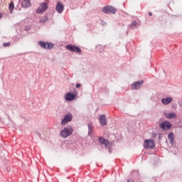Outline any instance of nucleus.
<instances>
[{
  "mask_svg": "<svg viewBox=\"0 0 182 182\" xmlns=\"http://www.w3.org/2000/svg\"><path fill=\"white\" fill-rule=\"evenodd\" d=\"M72 133H73V128H72L70 126H68L60 132V136L61 137L66 139V137H69Z\"/></svg>",
  "mask_w": 182,
  "mask_h": 182,
  "instance_id": "obj_1",
  "label": "nucleus"
},
{
  "mask_svg": "<svg viewBox=\"0 0 182 182\" xmlns=\"http://www.w3.org/2000/svg\"><path fill=\"white\" fill-rule=\"evenodd\" d=\"M116 8L112 6H105L102 8V12H104V14H116Z\"/></svg>",
  "mask_w": 182,
  "mask_h": 182,
  "instance_id": "obj_2",
  "label": "nucleus"
},
{
  "mask_svg": "<svg viewBox=\"0 0 182 182\" xmlns=\"http://www.w3.org/2000/svg\"><path fill=\"white\" fill-rule=\"evenodd\" d=\"M155 146L154 141L152 139H146L144 142V149H154Z\"/></svg>",
  "mask_w": 182,
  "mask_h": 182,
  "instance_id": "obj_3",
  "label": "nucleus"
},
{
  "mask_svg": "<svg viewBox=\"0 0 182 182\" xmlns=\"http://www.w3.org/2000/svg\"><path fill=\"white\" fill-rule=\"evenodd\" d=\"M38 45L41 46V48H43V49H52V48H53V43H52L40 41L38 42Z\"/></svg>",
  "mask_w": 182,
  "mask_h": 182,
  "instance_id": "obj_4",
  "label": "nucleus"
},
{
  "mask_svg": "<svg viewBox=\"0 0 182 182\" xmlns=\"http://www.w3.org/2000/svg\"><path fill=\"white\" fill-rule=\"evenodd\" d=\"M48 9V4L47 3H41L39 7L36 10L37 14H43L45 11Z\"/></svg>",
  "mask_w": 182,
  "mask_h": 182,
  "instance_id": "obj_5",
  "label": "nucleus"
},
{
  "mask_svg": "<svg viewBox=\"0 0 182 182\" xmlns=\"http://www.w3.org/2000/svg\"><path fill=\"white\" fill-rule=\"evenodd\" d=\"M66 49L70 50V52H77V53H80V52H82L80 48L76 46L68 45L66 46Z\"/></svg>",
  "mask_w": 182,
  "mask_h": 182,
  "instance_id": "obj_6",
  "label": "nucleus"
},
{
  "mask_svg": "<svg viewBox=\"0 0 182 182\" xmlns=\"http://www.w3.org/2000/svg\"><path fill=\"white\" fill-rule=\"evenodd\" d=\"M160 127L162 130H170V129H171V123L168 121H164L160 124Z\"/></svg>",
  "mask_w": 182,
  "mask_h": 182,
  "instance_id": "obj_7",
  "label": "nucleus"
},
{
  "mask_svg": "<svg viewBox=\"0 0 182 182\" xmlns=\"http://www.w3.org/2000/svg\"><path fill=\"white\" fill-rule=\"evenodd\" d=\"M143 80L135 82L131 85V89L132 90H137V89H140V87H141V85H143Z\"/></svg>",
  "mask_w": 182,
  "mask_h": 182,
  "instance_id": "obj_8",
  "label": "nucleus"
},
{
  "mask_svg": "<svg viewBox=\"0 0 182 182\" xmlns=\"http://www.w3.org/2000/svg\"><path fill=\"white\" fill-rule=\"evenodd\" d=\"M69 122H72V115L71 114H68L65 116L64 119L61 121L62 126H65L67 123H69Z\"/></svg>",
  "mask_w": 182,
  "mask_h": 182,
  "instance_id": "obj_9",
  "label": "nucleus"
},
{
  "mask_svg": "<svg viewBox=\"0 0 182 182\" xmlns=\"http://www.w3.org/2000/svg\"><path fill=\"white\" fill-rule=\"evenodd\" d=\"M77 94H73L72 92H68L65 95V99L68 102H72V100H75L76 99Z\"/></svg>",
  "mask_w": 182,
  "mask_h": 182,
  "instance_id": "obj_10",
  "label": "nucleus"
},
{
  "mask_svg": "<svg viewBox=\"0 0 182 182\" xmlns=\"http://www.w3.org/2000/svg\"><path fill=\"white\" fill-rule=\"evenodd\" d=\"M99 122L101 126H106V124H107V120H106V115L105 114L100 115Z\"/></svg>",
  "mask_w": 182,
  "mask_h": 182,
  "instance_id": "obj_11",
  "label": "nucleus"
},
{
  "mask_svg": "<svg viewBox=\"0 0 182 182\" xmlns=\"http://www.w3.org/2000/svg\"><path fill=\"white\" fill-rule=\"evenodd\" d=\"M55 9H56L57 12H58V14H62V12H63V9H64L63 4H62L60 2H58Z\"/></svg>",
  "mask_w": 182,
  "mask_h": 182,
  "instance_id": "obj_12",
  "label": "nucleus"
},
{
  "mask_svg": "<svg viewBox=\"0 0 182 182\" xmlns=\"http://www.w3.org/2000/svg\"><path fill=\"white\" fill-rule=\"evenodd\" d=\"M164 116L166 119H176L177 117V114L174 112H165Z\"/></svg>",
  "mask_w": 182,
  "mask_h": 182,
  "instance_id": "obj_13",
  "label": "nucleus"
},
{
  "mask_svg": "<svg viewBox=\"0 0 182 182\" xmlns=\"http://www.w3.org/2000/svg\"><path fill=\"white\" fill-rule=\"evenodd\" d=\"M99 140H100L101 144H104V146H105V147H110V143L109 142V141L107 139H105L102 137H99Z\"/></svg>",
  "mask_w": 182,
  "mask_h": 182,
  "instance_id": "obj_14",
  "label": "nucleus"
},
{
  "mask_svg": "<svg viewBox=\"0 0 182 182\" xmlns=\"http://www.w3.org/2000/svg\"><path fill=\"white\" fill-rule=\"evenodd\" d=\"M161 102H162L163 105H170V103H171V102H173V98H171V97H168L166 98H163L161 100Z\"/></svg>",
  "mask_w": 182,
  "mask_h": 182,
  "instance_id": "obj_15",
  "label": "nucleus"
},
{
  "mask_svg": "<svg viewBox=\"0 0 182 182\" xmlns=\"http://www.w3.org/2000/svg\"><path fill=\"white\" fill-rule=\"evenodd\" d=\"M23 8H31V0H23V1L21 4Z\"/></svg>",
  "mask_w": 182,
  "mask_h": 182,
  "instance_id": "obj_16",
  "label": "nucleus"
},
{
  "mask_svg": "<svg viewBox=\"0 0 182 182\" xmlns=\"http://www.w3.org/2000/svg\"><path fill=\"white\" fill-rule=\"evenodd\" d=\"M168 139L170 143H173V141H174V134L173 132L169 133L168 135Z\"/></svg>",
  "mask_w": 182,
  "mask_h": 182,
  "instance_id": "obj_17",
  "label": "nucleus"
},
{
  "mask_svg": "<svg viewBox=\"0 0 182 182\" xmlns=\"http://www.w3.org/2000/svg\"><path fill=\"white\" fill-rule=\"evenodd\" d=\"M93 130H95V128L93 127V124H92V123L88 124L89 134H92V133H93Z\"/></svg>",
  "mask_w": 182,
  "mask_h": 182,
  "instance_id": "obj_18",
  "label": "nucleus"
},
{
  "mask_svg": "<svg viewBox=\"0 0 182 182\" xmlns=\"http://www.w3.org/2000/svg\"><path fill=\"white\" fill-rule=\"evenodd\" d=\"M14 8H15V6H14V2H11L9 5V9H10V11H14Z\"/></svg>",
  "mask_w": 182,
  "mask_h": 182,
  "instance_id": "obj_19",
  "label": "nucleus"
},
{
  "mask_svg": "<svg viewBox=\"0 0 182 182\" xmlns=\"http://www.w3.org/2000/svg\"><path fill=\"white\" fill-rule=\"evenodd\" d=\"M3 46H4V48H6V46H11V43L10 42L4 43H3Z\"/></svg>",
  "mask_w": 182,
  "mask_h": 182,
  "instance_id": "obj_20",
  "label": "nucleus"
},
{
  "mask_svg": "<svg viewBox=\"0 0 182 182\" xmlns=\"http://www.w3.org/2000/svg\"><path fill=\"white\" fill-rule=\"evenodd\" d=\"M46 21H48V18L44 17V18H41V19L40 20V22H46Z\"/></svg>",
  "mask_w": 182,
  "mask_h": 182,
  "instance_id": "obj_21",
  "label": "nucleus"
},
{
  "mask_svg": "<svg viewBox=\"0 0 182 182\" xmlns=\"http://www.w3.org/2000/svg\"><path fill=\"white\" fill-rule=\"evenodd\" d=\"M137 25V22L136 21H133L132 23H131V26H136Z\"/></svg>",
  "mask_w": 182,
  "mask_h": 182,
  "instance_id": "obj_22",
  "label": "nucleus"
},
{
  "mask_svg": "<svg viewBox=\"0 0 182 182\" xmlns=\"http://www.w3.org/2000/svg\"><path fill=\"white\" fill-rule=\"evenodd\" d=\"M80 86V84L77 83V84H76L75 87L77 89V88H79Z\"/></svg>",
  "mask_w": 182,
  "mask_h": 182,
  "instance_id": "obj_23",
  "label": "nucleus"
},
{
  "mask_svg": "<svg viewBox=\"0 0 182 182\" xmlns=\"http://www.w3.org/2000/svg\"><path fill=\"white\" fill-rule=\"evenodd\" d=\"M152 15H153V14H151V12H149V16H152Z\"/></svg>",
  "mask_w": 182,
  "mask_h": 182,
  "instance_id": "obj_24",
  "label": "nucleus"
},
{
  "mask_svg": "<svg viewBox=\"0 0 182 182\" xmlns=\"http://www.w3.org/2000/svg\"><path fill=\"white\" fill-rule=\"evenodd\" d=\"M180 107H182V101L179 103Z\"/></svg>",
  "mask_w": 182,
  "mask_h": 182,
  "instance_id": "obj_25",
  "label": "nucleus"
},
{
  "mask_svg": "<svg viewBox=\"0 0 182 182\" xmlns=\"http://www.w3.org/2000/svg\"><path fill=\"white\" fill-rule=\"evenodd\" d=\"M2 18V14L0 13V19Z\"/></svg>",
  "mask_w": 182,
  "mask_h": 182,
  "instance_id": "obj_26",
  "label": "nucleus"
},
{
  "mask_svg": "<svg viewBox=\"0 0 182 182\" xmlns=\"http://www.w3.org/2000/svg\"><path fill=\"white\" fill-rule=\"evenodd\" d=\"M127 182H129V181Z\"/></svg>",
  "mask_w": 182,
  "mask_h": 182,
  "instance_id": "obj_27",
  "label": "nucleus"
}]
</instances>
